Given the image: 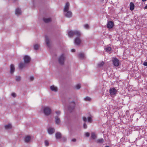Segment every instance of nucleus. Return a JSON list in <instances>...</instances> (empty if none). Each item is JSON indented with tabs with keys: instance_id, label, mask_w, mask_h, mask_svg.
Wrapping results in <instances>:
<instances>
[{
	"instance_id": "obj_16",
	"label": "nucleus",
	"mask_w": 147,
	"mask_h": 147,
	"mask_svg": "<svg viewBox=\"0 0 147 147\" xmlns=\"http://www.w3.org/2000/svg\"><path fill=\"white\" fill-rule=\"evenodd\" d=\"M55 137L57 139H60L61 137V134L60 133L57 132L55 134Z\"/></svg>"
},
{
	"instance_id": "obj_29",
	"label": "nucleus",
	"mask_w": 147,
	"mask_h": 147,
	"mask_svg": "<svg viewBox=\"0 0 147 147\" xmlns=\"http://www.w3.org/2000/svg\"><path fill=\"white\" fill-rule=\"evenodd\" d=\"M75 87L77 90L79 89L81 87V84H78L75 86Z\"/></svg>"
},
{
	"instance_id": "obj_39",
	"label": "nucleus",
	"mask_w": 147,
	"mask_h": 147,
	"mask_svg": "<svg viewBox=\"0 0 147 147\" xmlns=\"http://www.w3.org/2000/svg\"><path fill=\"white\" fill-rule=\"evenodd\" d=\"M143 65L145 66H147V62H144L143 64Z\"/></svg>"
},
{
	"instance_id": "obj_18",
	"label": "nucleus",
	"mask_w": 147,
	"mask_h": 147,
	"mask_svg": "<svg viewBox=\"0 0 147 147\" xmlns=\"http://www.w3.org/2000/svg\"><path fill=\"white\" fill-rule=\"evenodd\" d=\"M51 90L54 92H57V88L55 87L54 85H52L50 87Z\"/></svg>"
},
{
	"instance_id": "obj_15",
	"label": "nucleus",
	"mask_w": 147,
	"mask_h": 147,
	"mask_svg": "<svg viewBox=\"0 0 147 147\" xmlns=\"http://www.w3.org/2000/svg\"><path fill=\"white\" fill-rule=\"evenodd\" d=\"M10 73L11 74H13L15 71V67L13 64H11L10 65Z\"/></svg>"
},
{
	"instance_id": "obj_9",
	"label": "nucleus",
	"mask_w": 147,
	"mask_h": 147,
	"mask_svg": "<svg viewBox=\"0 0 147 147\" xmlns=\"http://www.w3.org/2000/svg\"><path fill=\"white\" fill-rule=\"evenodd\" d=\"M54 118L55 124L57 125H59L61 122L59 117L58 116H56L54 117Z\"/></svg>"
},
{
	"instance_id": "obj_14",
	"label": "nucleus",
	"mask_w": 147,
	"mask_h": 147,
	"mask_svg": "<svg viewBox=\"0 0 147 147\" xmlns=\"http://www.w3.org/2000/svg\"><path fill=\"white\" fill-rule=\"evenodd\" d=\"M27 65L24 63L21 62L19 64V68L21 69H22L24 67H26Z\"/></svg>"
},
{
	"instance_id": "obj_27",
	"label": "nucleus",
	"mask_w": 147,
	"mask_h": 147,
	"mask_svg": "<svg viewBox=\"0 0 147 147\" xmlns=\"http://www.w3.org/2000/svg\"><path fill=\"white\" fill-rule=\"evenodd\" d=\"M78 57L80 59H83L84 57V54L82 53H80L78 55Z\"/></svg>"
},
{
	"instance_id": "obj_1",
	"label": "nucleus",
	"mask_w": 147,
	"mask_h": 147,
	"mask_svg": "<svg viewBox=\"0 0 147 147\" xmlns=\"http://www.w3.org/2000/svg\"><path fill=\"white\" fill-rule=\"evenodd\" d=\"M68 36L70 37H72L74 35H76L77 37H80L81 35L80 32L78 30L70 31L68 32Z\"/></svg>"
},
{
	"instance_id": "obj_26",
	"label": "nucleus",
	"mask_w": 147,
	"mask_h": 147,
	"mask_svg": "<svg viewBox=\"0 0 147 147\" xmlns=\"http://www.w3.org/2000/svg\"><path fill=\"white\" fill-rule=\"evenodd\" d=\"M39 46V45L38 44L34 45V49L36 50H38V49Z\"/></svg>"
},
{
	"instance_id": "obj_22",
	"label": "nucleus",
	"mask_w": 147,
	"mask_h": 147,
	"mask_svg": "<svg viewBox=\"0 0 147 147\" xmlns=\"http://www.w3.org/2000/svg\"><path fill=\"white\" fill-rule=\"evenodd\" d=\"M134 8V5L132 2H131L130 3V9L131 11L133 10Z\"/></svg>"
},
{
	"instance_id": "obj_5",
	"label": "nucleus",
	"mask_w": 147,
	"mask_h": 147,
	"mask_svg": "<svg viewBox=\"0 0 147 147\" xmlns=\"http://www.w3.org/2000/svg\"><path fill=\"white\" fill-rule=\"evenodd\" d=\"M65 57L63 54H62L59 57L58 59V61L60 64L63 65L64 63Z\"/></svg>"
},
{
	"instance_id": "obj_20",
	"label": "nucleus",
	"mask_w": 147,
	"mask_h": 147,
	"mask_svg": "<svg viewBox=\"0 0 147 147\" xmlns=\"http://www.w3.org/2000/svg\"><path fill=\"white\" fill-rule=\"evenodd\" d=\"M104 139L102 138L97 139L96 142L98 143L102 144L104 142Z\"/></svg>"
},
{
	"instance_id": "obj_31",
	"label": "nucleus",
	"mask_w": 147,
	"mask_h": 147,
	"mask_svg": "<svg viewBox=\"0 0 147 147\" xmlns=\"http://www.w3.org/2000/svg\"><path fill=\"white\" fill-rule=\"evenodd\" d=\"M84 100L85 101H90L91 100V99L90 97L87 96L84 98Z\"/></svg>"
},
{
	"instance_id": "obj_23",
	"label": "nucleus",
	"mask_w": 147,
	"mask_h": 147,
	"mask_svg": "<svg viewBox=\"0 0 147 147\" xmlns=\"http://www.w3.org/2000/svg\"><path fill=\"white\" fill-rule=\"evenodd\" d=\"M44 21L46 23H48L51 21V19L50 18H43Z\"/></svg>"
},
{
	"instance_id": "obj_3",
	"label": "nucleus",
	"mask_w": 147,
	"mask_h": 147,
	"mask_svg": "<svg viewBox=\"0 0 147 147\" xmlns=\"http://www.w3.org/2000/svg\"><path fill=\"white\" fill-rule=\"evenodd\" d=\"M110 95L112 97H114L118 92L117 90L115 88H111L109 90Z\"/></svg>"
},
{
	"instance_id": "obj_8",
	"label": "nucleus",
	"mask_w": 147,
	"mask_h": 147,
	"mask_svg": "<svg viewBox=\"0 0 147 147\" xmlns=\"http://www.w3.org/2000/svg\"><path fill=\"white\" fill-rule=\"evenodd\" d=\"M65 16L68 18H70L72 17V13L70 11H63Z\"/></svg>"
},
{
	"instance_id": "obj_21",
	"label": "nucleus",
	"mask_w": 147,
	"mask_h": 147,
	"mask_svg": "<svg viewBox=\"0 0 147 147\" xmlns=\"http://www.w3.org/2000/svg\"><path fill=\"white\" fill-rule=\"evenodd\" d=\"M31 137L29 136H27L25 138L24 140L25 142L28 143L30 140Z\"/></svg>"
},
{
	"instance_id": "obj_4",
	"label": "nucleus",
	"mask_w": 147,
	"mask_h": 147,
	"mask_svg": "<svg viewBox=\"0 0 147 147\" xmlns=\"http://www.w3.org/2000/svg\"><path fill=\"white\" fill-rule=\"evenodd\" d=\"M43 112L46 115L49 116L51 114V110L49 107H45L43 109Z\"/></svg>"
},
{
	"instance_id": "obj_45",
	"label": "nucleus",
	"mask_w": 147,
	"mask_h": 147,
	"mask_svg": "<svg viewBox=\"0 0 147 147\" xmlns=\"http://www.w3.org/2000/svg\"><path fill=\"white\" fill-rule=\"evenodd\" d=\"M144 8L145 9H147V5L144 7Z\"/></svg>"
},
{
	"instance_id": "obj_35",
	"label": "nucleus",
	"mask_w": 147,
	"mask_h": 147,
	"mask_svg": "<svg viewBox=\"0 0 147 147\" xmlns=\"http://www.w3.org/2000/svg\"><path fill=\"white\" fill-rule=\"evenodd\" d=\"M45 145L46 146H49V142L45 140Z\"/></svg>"
},
{
	"instance_id": "obj_46",
	"label": "nucleus",
	"mask_w": 147,
	"mask_h": 147,
	"mask_svg": "<svg viewBox=\"0 0 147 147\" xmlns=\"http://www.w3.org/2000/svg\"><path fill=\"white\" fill-rule=\"evenodd\" d=\"M142 1H143V2H144V1H146V0H142Z\"/></svg>"
},
{
	"instance_id": "obj_34",
	"label": "nucleus",
	"mask_w": 147,
	"mask_h": 147,
	"mask_svg": "<svg viewBox=\"0 0 147 147\" xmlns=\"http://www.w3.org/2000/svg\"><path fill=\"white\" fill-rule=\"evenodd\" d=\"M55 113L57 114V116H59L61 112L59 111H57L55 112Z\"/></svg>"
},
{
	"instance_id": "obj_28",
	"label": "nucleus",
	"mask_w": 147,
	"mask_h": 147,
	"mask_svg": "<svg viewBox=\"0 0 147 147\" xmlns=\"http://www.w3.org/2000/svg\"><path fill=\"white\" fill-rule=\"evenodd\" d=\"M105 49L106 51L109 52L111 51V48L110 47H108L105 48Z\"/></svg>"
},
{
	"instance_id": "obj_7",
	"label": "nucleus",
	"mask_w": 147,
	"mask_h": 147,
	"mask_svg": "<svg viewBox=\"0 0 147 147\" xmlns=\"http://www.w3.org/2000/svg\"><path fill=\"white\" fill-rule=\"evenodd\" d=\"M112 62L113 65L116 67H118L119 65V61L116 58H114L112 59Z\"/></svg>"
},
{
	"instance_id": "obj_44",
	"label": "nucleus",
	"mask_w": 147,
	"mask_h": 147,
	"mask_svg": "<svg viewBox=\"0 0 147 147\" xmlns=\"http://www.w3.org/2000/svg\"><path fill=\"white\" fill-rule=\"evenodd\" d=\"M71 51L73 52H75V49H72L71 50Z\"/></svg>"
},
{
	"instance_id": "obj_43",
	"label": "nucleus",
	"mask_w": 147,
	"mask_h": 147,
	"mask_svg": "<svg viewBox=\"0 0 147 147\" xmlns=\"http://www.w3.org/2000/svg\"><path fill=\"white\" fill-rule=\"evenodd\" d=\"M76 139L74 138L72 140V141L73 142H75L76 141Z\"/></svg>"
},
{
	"instance_id": "obj_32",
	"label": "nucleus",
	"mask_w": 147,
	"mask_h": 147,
	"mask_svg": "<svg viewBox=\"0 0 147 147\" xmlns=\"http://www.w3.org/2000/svg\"><path fill=\"white\" fill-rule=\"evenodd\" d=\"M16 81H19L21 80V77L19 76H16Z\"/></svg>"
},
{
	"instance_id": "obj_6",
	"label": "nucleus",
	"mask_w": 147,
	"mask_h": 147,
	"mask_svg": "<svg viewBox=\"0 0 147 147\" xmlns=\"http://www.w3.org/2000/svg\"><path fill=\"white\" fill-rule=\"evenodd\" d=\"M23 59L24 63L27 65L29 63L31 59L30 57L27 55H25Z\"/></svg>"
},
{
	"instance_id": "obj_40",
	"label": "nucleus",
	"mask_w": 147,
	"mask_h": 147,
	"mask_svg": "<svg viewBox=\"0 0 147 147\" xmlns=\"http://www.w3.org/2000/svg\"><path fill=\"white\" fill-rule=\"evenodd\" d=\"M85 136H86L88 137L90 136V134L88 132H86L85 133Z\"/></svg>"
},
{
	"instance_id": "obj_19",
	"label": "nucleus",
	"mask_w": 147,
	"mask_h": 147,
	"mask_svg": "<svg viewBox=\"0 0 147 147\" xmlns=\"http://www.w3.org/2000/svg\"><path fill=\"white\" fill-rule=\"evenodd\" d=\"M21 11L20 9L19 8L16 9L15 11V13L16 15H19L21 14Z\"/></svg>"
},
{
	"instance_id": "obj_41",
	"label": "nucleus",
	"mask_w": 147,
	"mask_h": 147,
	"mask_svg": "<svg viewBox=\"0 0 147 147\" xmlns=\"http://www.w3.org/2000/svg\"><path fill=\"white\" fill-rule=\"evenodd\" d=\"M83 120L84 122H86L87 121V118L85 117H83Z\"/></svg>"
},
{
	"instance_id": "obj_2",
	"label": "nucleus",
	"mask_w": 147,
	"mask_h": 147,
	"mask_svg": "<svg viewBox=\"0 0 147 147\" xmlns=\"http://www.w3.org/2000/svg\"><path fill=\"white\" fill-rule=\"evenodd\" d=\"M75 107V103L74 101L71 102L68 107V110L70 112H72Z\"/></svg>"
},
{
	"instance_id": "obj_47",
	"label": "nucleus",
	"mask_w": 147,
	"mask_h": 147,
	"mask_svg": "<svg viewBox=\"0 0 147 147\" xmlns=\"http://www.w3.org/2000/svg\"><path fill=\"white\" fill-rule=\"evenodd\" d=\"M105 147H109V146H105Z\"/></svg>"
},
{
	"instance_id": "obj_38",
	"label": "nucleus",
	"mask_w": 147,
	"mask_h": 147,
	"mask_svg": "<svg viewBox=\"0 0 147 147\" xmlns=\"http://www.w3.org/2000/svg\"><path fill=\"white\" fill-rule=\"evenodd\" d=\"M83 126V127L84 129H86L87 128V126L86 124L85 123H84V124Z\"/></svg>"
},
{
	"instance_id": "obj_13",
	"label": "nucleus",
	"mask_w": 147,
	"mask_h": 147,
	"mask_svg": "<svg viewBox=\"0 0 147 147\" xmlns=\"http://www.w3.org/2000/svg\"><path fill=\"white\" fill-rule=\"evenodd\" d=\"M48 132L50 134H52L55 132L54 128L53 127H49L48 129Z\"/></svg>"
},
{
	"instance_id": "obj_12",
	"label": "nucleus",
	"mask_w": 147,
	"mask_h": 147,
	"mask_svg": "<svg viewBox=\"0 0 147 147\" xmlns=\"http://www.w3.org/2000/svg\"><path fill=\"white\" fill-rule=\"evenodd\" d=\"M69 2H67L66 3L65 5V6L64 8L63 9V11H67L69 10Z\"/></svg>"
},
{
	"instance_id": "obj_25",
	"label": "nucleus",
	"mask_w": 147,
	"mask_h": 147,
	"mask_svg": "<svg viewBox=\"0 0 147 147\" xmlns=\"http://www.w3.org/2000/svg\"><path fill=\"white\" fill-rule=\"evenodd\" d=\"M91 137L92 139L94 140L96 138V136L94 133L92 132L91 134Z\"/></svg>"
},
{
	"instance_id": "obj_10",
	"label": "nucleus",
	"mask_w": 147,
	"mask_h": 147,
	"mask_svg": "<svg viewBox=\"0 0 147 147\" xmlns=\"http://www.w3.org/2000/svg\"><path fill=\"white\" fill-rule=\"evenodd\" d=\"M80 37H76L75 39L74 43L76 45H79L81 42V40Z\"/></svg>"
},
{
	"instance_id": "obj_30",
	"label": "nucleus",
	"mask_w": 147,
	"mask_h": 147,
	"mask_svg": "<svg viewBox=\"0 0 147 147\" xmlns=\"http://www.w3.org/2000/svg\"><path fill=\"white\" fill-rule=\"evenodd\" d=\"M104 62L103 61H102L98 64V66L99 67H102L104 64Z\"/></svg>"
},
{
	"instance_id": "obj_37",
	"label": "nucleus",
	"mask_w": 147,
	"mask_h": 147,
	"mask_svg": "<svg viewBox=\"0 0 147 147\" xmlns=\"http://www.w3.org/2000/svg\"><path fill=\"white\" fill-rule=\"evenodd\" d=\"M11 95L13 97H15L16 96V94L15 93H12L11 94Z\"/></svg>"
},
{
	"instance_id": "obj_36",
	"label": "nucleus",
	"mask_w": 147,
	"mask_h": 147,
	"mask_svg": "<svg viewBox=\"0 0 147 147\" xmlns=\"http://www.w3.org/2000/svg\"><path fill=\"white\" fill-rule=\"evenodd\" d=\"M92 121V118L91 117H88V121L89 122H91Z\"/></svg>"
},
{
	"instance_id": "obj_33",
	"label": "nucleus",
	"mask_w": 147,
	"mask_h": 147,
	"mask_svg": "<svg viewBox=\"0 0 147 147\" xmlns=\"http://www.w3.org/2000/svg\"><path fill=\"white\" fill-rule=\"evenodd\" d=\"M84 28L86 29H88L89 28V26L88 24H86L84 25Z\"/></svg>"
},
{
	"instance_id": "obj_42",
	"label": "nucleus",
	"mask_w": 147,
	"mask_h": 147,
	"mask_svg": "<svg viewBox=\"0 0 147 147\" xmlns=\"http://www.w3.org/2000/svg\"><path fill=\"white\" fill-rule=\"evenodd\" d=\"M30 79L31 81H33L34 79V77L33 76H31L30 78Z\"/></svg>"
},
{
	"instance_id": "obj_24",
	"label": "nucleus",
	"mask_w": 147,
	"mask_h": 147,
	"mask_svg": "<svg viewBox=\"0 0 147 147\" xmlns=\"http://www.w3.org/2000/svg\"><path fill=\"white\" fill-rule=\"evenodd\" d=\"M5 127L6 129H11L12 128V125L11 124H9L8 125H5Z\"/></svg>"
},
{
	"instance_id": "obj_17",
	"label": "nucleus",
	"mask_w": 147,
	"mask_h": 147,
	"mask_svg": "<svg viewBox=\"0 0 147 147\" xmlns=\"http://www.w3.org/2000/svg\"><path fill=\"white\" fill-rule=\"evenodd\" d=\"M45 42L47 45L49 47L50 46L49 40L47 36H45Z\"/></svg>"
},
{
	"instance_id": "obj_11",
	"label": "nucleus",
	"mask_w": 147,
	"mask_h": 147,
	"mask_svg": "<svg viewBox=\"0 0 147 147\" xmlns=\"http://www.w3.org/2000/svg\"><path fill=\"white\" fill-rule=\"evenodd\" d=\"M114 23L113 22L111 21H110L108 22L107 24V27L108 28H112L113 26Z\"/></svg>"
}]
</instances>
